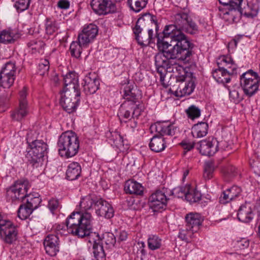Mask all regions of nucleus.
<instances>
[{
    "label": "nucleus",
    "mask_w": 260,
    "mask_h": 260,
    "mask_svg": "<svg viewBox=\"0 0 260 260\" xmlns=\"http://www.w3.org/2000/svg\"><path fill=\"white\" fill-rule=\"evenodd\" d=\"M172 37L176 39L164 40V38L158 37L157 45L161 52L157 53L154 57L160 80L165 87L167 86L164 82L167 71L173 59H178L185 63H189L192 54V50L189 48L188 44L183 36L174 35Z\"/></svg>",
    "instance_id": "nucleus-1"
},
{
    "label": "nucleus",
    "mask_w": 260,
    "mask_h": 260,
    "mask_svg": "<svg viewBox=\"0 0 260 260\" xmlns=\"http://www.w3.org/2000/svg\"><path fill=\"white\" fill-rule=\"evenodd\" d=\"M188 11L187 9H183L172 16V21L174 24L166 25L163 30V34L165 38L167 37L171 40L176 39L172 37L174 35L183 36L188 44L189 48L192 50L193 44L182 32L184 31L190 34H194L198 30V26L188 16Z\"/></svg>",
    "instance_id": "nucleus-2"
},
{
    "label": "nucleus",
    "mask_w": 260,
    "mask_h": 260,
    "mask_svg": "<svg viewBox=\"0 0 260 260\" xmlns=\"http://www.w3.org/2000/svg\"><path fill=\"white\" fill-rule=\"evenodd\" d=\"M64 86L60 91V103L68 113L75 111L80 102L78 77L75 72H70L63 75Z\"/></svg>",
    "instance_id": "nucleus-3"
},
{
    "label": "nucleus",
    "mask_w": 260,
    "mask_h": 260,
    "mask_svg": "<svg viewBox=\"0 0 260 260\" xmlns=\"http://www.w3.org/2000/svg\"><path fill=\"white\" fill-rule=\"evenodd\" d=\"M92 217L91 215H86L83 221L77 225L70 232L72 235L78 238L87 237L89 243H93V253L94 258L92 260H106V254L103 246L101 244L99 235L92 232Z\"/></svg>",
    "instance_id": "nucleus-4"
},
{
    "label": "nucleus",
    "mask_w": 260,
    "mask_h": 260,
    "mask_svg": "<svg viewBox=\"0 0 260 260\" xmlns=\"http://www.w3.org/2000/svg\"><path fill=\"white\" fill-rule=\"evenodd\" d=\"M28 184L26 180H18L7 190V194L13 201L21 200L24 202L26 200L24 204L34 210L39 207L42 200L38 193L27 194Z\"/></svg>",
    "instance_id": "nucleus-5"
},
{
    "label": "nucleus",
    "mask_w": 260,
    "mask_h": 260,
    "mask_svg": "<svg viewBox=\"0 0 260 260\" xmlns=\"http://www.w3.org/2000/svg\"><path fill=\"white\" fill-rule=\"evenodd\" d=\"M151 132L155 131L161 136H154L151 139L149 143V147L151 150L155 152H159L163 151L166 147V141L162 136H173L177 132L179 129L174 124L170 122H157L150 126Z\"/></svg>",
    "instance_id": "nucleus-6"
},
{
    "label": "nucleus",
    "mask_w": 260,
    "mask_h": 260,
    "mask_svg": "<svg viewBox=\"0 0 260 260\" xmlns=\"http://www.w3.org/2000/svg\"><path fill=\"white\" fill-rule=\"evenodd\" d=\"M243 0H229V16L233 22H237L242 15L247 18H253L257 15L259 10V0H251L246 6L241 8Z\"/></svg>",
    "instance_id": "nucleus-7"
},
{
    "label": "nucleus",
    "mask_w": 260,
    "mask_h": 260,
    "mask_svg": "<svg viewBox=\"0 0 260 260\" xmlns=\"http://www.w3.org/2000/svg\"><path fill=\"white\" fill-rule=\"evenodd\" d=\"M26 140L28 147L26 158L33 168H38L42 165L43 158L47 153L48 145L42 140H33L28 136Z\"/></svg>",
    "instance_id": "nucleus-8"
},
{
    "label": "nucleus",
    "mask_w": 260,
    "mask_h": 260,
    "mask_svg": "<svg viewBox=\"0 0 260 260\" xmlns=\"http://www.w3.org/2000/svg\"><path fill=\"white\" fill-rule=\"evenodd\" d=\"M58 152L61 156L67 158L76 155L79 149V140L77 135L72 131L61 134L57 141Z\"/></svg>",
    "instance_id": "nucleus-9"
},
{
    "label": "nucleus",
    "mask_w": 260,
    "mask_h": 260,
    "mask_svg": "<svg viewBox=\"0 0 260 260\" xmlns=\"http://www.w3.org/2000/svg\"><path fill=\"white\" fill-rule=\"evenodd\" d=\"M240 85L244 93L249 97L255 94L258 90L260 77L252 70L243 73L240 77Z\"/></svg>",
    "instance_id": "nucleus-10"
},
{
    "label": "nucleus",
    "mask_w": 260,
    "mask_h": 260,
    "mask_svg": "<svg viewBox=\"0 0 260 260\" xmlns=\"http://www.w3.org/2000/svg\"><path fill=\"white\" fill-rule=\"evenodd\" d=\"M17 68L15 61L7 62L0 71V85L4 88H9L16 79Z\"/></svg>",
    "instance_id": "nucleus-11"
},
{
    "label": "nucleus",
    "mask_w": 260,
    "mask_h": 260,
    "mask_svg": "<svg viewBox=\"0 0 260 260\" xmlns=\"http://www.w3.org/2000/svg\"><path fill=\"white\" fill-rule=\"evenodd\" d=\"M17 234L16 228L13 223L4 219L0 214V235L3 241L7 244H12L17 240Z\"/></svg>",
    "instance_id": "nucleus-12"
},
{
    "label": "nucleus",
    "mask_w": 260,
    "mask_h": 260,
    "mask_svg": "<svg viewBox=\"0 0 260 260\" xmlns=\"http://www.w3.org/2000/svg\"><path fill=\"white\" fill-rule=\"evenodd\" d=\"M168 189L163 188L152 193L149 197V202L150 207L154 212H161L167 208L168 198Z\"/></svg>",
    "instance_id": "nucleus-13"
},
{
    "label": "nucleus",
    "mask_w": 260,
    "mask_h": 260,
    "mask_svg": "<svg viewBox=\"0 0 260 260\" xmlns=\"http://www.w3.org/2000/svg\"><path fill=\"white\" fill-rule=\"evenodd\" d=\"M150 24H154L155 31H158V25L156 16L150 13L144 14L137 21L135 27L133 28L134 34L152 29L149 27Z\"/></svg>",
    "instance_id": "nucleus-14"
},
{
    "label": "nucleus",
    "mask_w": 260,
    "mask_h": 260,
    "mask_svg": "<svg viewBox=\"0 0 260 260\" xmlns=\"http://www.w3.org/2000/svg\"><path fill=\"white\" fill-rule=\"evenodd\" d=\"M27 94V88L26 87H23L19 92V106L11 113V117L13 120L20 121L27 115L28 107L26 100Z\"/></svg>",
    "instance_id": "nucleus-15"
},
{
    "label": "nucleus",
    "mask_w": 260,
    "mask_h": 260,
    "mask_svg": "<svg viewBox=\"0 0 260 260\" xmlns=\"http://www.w3.org/2000/svg\"><path fill=\"white\" fill-rule=\"evenodd\" d=\"M90 6L96 14L105 15L116 12V7L111 0H92Z\"/></svg>",
    "instance_id": "nucleus-16"
},
{
    "label": "nucleus",
    "mask_w": 260,
    "mask_h": 260,
    "mask_svg": "<svg viewBox=\"0 0 260 260\" xmlns=\"http://www.w3.org/2000/svg\"><path fill=\"white\" fill-rule=\"evenodd\" d=\"M134 34L137 41L142 47H145L150 43H155V40L157 42L158 37L164 38V40H168V38H165L163 32L162 34H158L157 31H155L154 34L153 29H148L146 31L138 32Z\"/></svg>",
    "instance_id": "nucleus-17"
},
{
    "label": "nucleus",
    "mask_w": 260,
    "mask_h": 260,
    "mask_svg": "<svg viewBox=\"0 0 260 260\" xmlns=\"http://www.w3.org/2000/svg\"><path fill=\"white\" fill-rule=\"evenodd\" d=\"M99 28L94 24L85 25L78 35V40L81 45H89L95 39L98 34Z\"/></svg>",
    "instance_id": "nucleus-18"
},
{
    "label": "nucleus",
    "mask_w": 260,
    "mask_h": 260,
    "mask_svg": "<svg viewBox=\"0 0 260 260\" xmlns=\"http://www.w3.org/2000/svg\"><path fill=\"white\" fill-rule=\"evenodd\" d=\"M95 211L97 216L107 219H110L114 215L112 205L101 198H99L95 204Z\"/></svg>",
    "instance_id": "nucleus-19"
},
{
    "label": "nucleus",
    "mask_w": 260,
    "mask_h": 260,
    "mask_svg": "<svg viewBox=\"0 0 260 260\" xmlns=\"http://www.w3.org/2000/svg\"><path fill=\"white\" fill-rule=\"evenodd\" d=\"M82 85L86 94H93L99 88L100 80L95 74L89 73L84 77Z\"/></svg>",
    "instance_id": "nucleus-20"
},
{
    "label": "nucleus",
    "mask_w": 260,
    "mask_h": 260,
    "mask_svg": "<svg viewBox=\"0 0 260 260\" xmlns=\"http://www.w3.org/2000/svg\"><path fill=\"white\" fill-rule=\"evenodd\" d=\"M124 102H128L129 104L139 103L142 97L141 90L136 85H127L124 87L123 95Z\"/></svg>",
    "instance_id": "nucleus-21"
},
{
    "label": "nucleus",
    "mask_w": 260,
    "mask_h": 260,
    "mask_svg": "<svg viewBox=\"0 0 260 260\" xmlns=\"http://www.w3.org/2000/svg\"><path fill=\"white\" fill-rule=\"evenodd\" d=\"M43 244L46 253L51 256L56 255L59 251V238L55 235H48L44 239Z\"/></svg>",
    "instance_id": "nucleus-22"
},
{
    "label": "nucleus",
    "mask_w": 260,
    "mask_h": 260,
    "mask_svg": "<svg viewBox=\"0 0 260 260\" xmlns=\"http://www.w3.org/2000/svg\"><path fill=\"white\" fill-rule=\"evenodd\" d=\"M203 220L204 217L199 213H189L185 216L186 226L193 232L199 230Z\"/></svg>",
    "instance_id": "nucleus-23"
},
{
    "label": "nucleus",
    "mask_w": 260,
    "mask_h": 260,
    "mask_svg": "<svg viewBox=\"0 0 260 260\" xmlns=\"http://www.w3.org/2000/svg\"><path fill=\"white\" fill-rule=\"evenodd\" d=\"M21 34L17 29L8 28L0 32V42L4 44L14 43Z\"/></svg>",
    "instance_id": "nucleus-24"
},
{
    "label": "nucleus",
    "mask_w": 260,
    "mask_h": 260,
    "mask_svg": "<svg viewBox=\"0 0 260 260\" xmlns=\"http://www.w3.org/2000/svg\"><path fill=\"white\" fill-rule=\"evenodd\" d=\"M86 215H91L88 212H74L67 219L66 223L67 224V229L70 232L75 226L83 221L84 217Z\"/></svg>",
    "instance_id": "nucleus-25"
},
{
    "label": "nucleus",
    "mask_w": 260,
    "mask_h": 260,
    "mask_svg": "<svg viewBox=\"0 0 260 260\" xmlns=\"http://www.w3.org/2000/svg\"><path fill=\"white\" fill-rule=\"evenodd\" d=\"M167 72L175 74L177 81L179 82L185 80L187 73L184 68L177 63L175 59H173L172 62L170 63V66L167 71Z\"/></svg>",
    "instance_id": "nucleus-26"
},
{
    "label": "nucleus",
    "mask_w": 260,
    "mask_h": 260,
    "mask_svg": "<svg viewBox=\"0 0 260 260\" xmlns=\"http://www.w3.org/2000/svg\"><path fill=\"white\" fill-rule=\"evenodd\" d=\"M238 219L243 222H249L253 218V214L249 204L240 206L237 214Z\"/></svg>",
    "instance_id": "nucleus-27"
},
{
    "label": "nucleus",
    "mask_w": 260,
    "mask_h": 260,
    "mask_svg": "<svg viewBox=\"0 0 260 260\" xmlns=\"http://www.w3.org/2000/svg\"><path fill=\"white\" fill-rule=\"evenodd\" d=\"M131 105L128 102H124L121 105L118 113L121 122H126L128 120L133 118Z\"/></svg>",
    "instance_id": "nucleus-28"
},
{
    "label": "nucleus",
    "mask_w": 260,
    "mask_h": 260,
    "mask_svg": "<svg viewBox=\"0 0 260 260\" xmlns=\"http://www.w3.org/2000/svg\"><path fill=\"white\" fill-rule=\"evenodd\" d=\"M143 187L137 181L129 180L125 182L124 190L126 193L141 195L143 193Z\"/></svg>",
    "instance_id": "nucleus-29"
},
{
    "label": "nucleus",
    "mask_w": 260,
    "mask_h": 260,
    "mask_svg": "<svg viewBox=\"0 0 260 260\" xmlns=\"http://www.w3.org/2000/svg\"><path fill=\"white\" fill-rule=\"evenodd\" d=\"M208 124L206 122H199L194 124L191 128V134L193 137L200 138L205 137L208 133Z\"/></svg>",
    "instance_id": "nucleus-30"
},
{
    "label": "nucleus",
    "mask_w": 260,
    "mask_h": 260,
    "mask_svg": "<svg viewBox=\"0 0 260 260\" xmlns=\"http://www.w3.org/2000/svg\"><path fill=\"white\" fill-rule=\"evenodd\" d=\"M223 142H219L213 137H209L203 140L199 143V147L201 148V151L203 152V148L208 150H214L217 152L218 150V147L222 146Z\"/></svg>",
    "instance_id": "nucleus-31"
},
{
    "label": "nucleus",
    "mask_w": 260,
    "mask_h": 260,
    "mask_svg": "<svg viewBox=\"0 0 260 260\" xmlns=\"http://www.w3.org/2000/svg\"><path fill=\"white\" fill-rule=\"evenodd\" d=\"M81 168L78 162H72L68 167L66 171L67 179L69 180H75L80 176Z\"/></svg>",
    "instance_id": "nucleus-32"
},
{
    "label": "nucleus",
    "mask_w": 260,
    "mask_h": 260,
    "mask_svg": "<svg viewBox=\"0 0 260 260\" xmlns=\"http://www.w3.org/2000/svg\"><path fill=\"white\" fill-rule=\"evenodd\" d=\"M99 198L94 194H89L83 198L80 203L81 212H83L84 211L86 212V211L91 209L93 206L95 208V204Z\"/></svg>",
    "instance_id": "nucleus-33"
},
{
    "label": "nucleus",
    "mask_w": 260,
    "mask_h": 260,
    "mask_svg": "<svg viewBox=\"0 0 260 260\" xmlns=\"http://www.w3.org/2000/svg\"><path fill=\"white\" fill-rule=\"evenodd\" d=\"M212 76L216 81L227 87L228 71L225 69H217L212 72Z\"/></svg>",
    "instance_id": "nucleus-34"
},
{
    "label": "nucleus",
    "mask_w": 260,
    "mask_h": 260,
    "mask_svg": "<svg viewBox=\"0 0 260 260\" xmlns=\"http://www.w3.org/2000/svg\"><path fill=\"white\" fill-rule=\"evenodd\" d=\"M196 87L195 79L191 78L185 84L179 85L177 89V92L179 91L180 94L179 96H184L185 95L190 94L194 90Z\"/></svg>",
    "instance_id": "nucleus-35"
},
{
    "label": "nucleus",
    "mask_w": 260,
    "mask_h": 260,
    "mask_svg": "<svg viewBox=\"0 0 260 260\" xmlns=\"http://www.w3.org/2000/svg\"><path fill=\"white\" fill-rule=\"evenodd\" d=\"M201 193L196 189L188 185L185 199L190 203L199 202L201 199Z\"/></svg>",
    "instance_id": "nucleus-36"
},
{
    "label": "nucleus",
    "mask_w": 260,
    "mask_h": 260,
    "mask_svg": "<svg viewBox=\"0 0 260 260\" xmlns=\"http://www.w3.org/2000/svg\"><path fill=\"white\" fill-rule=\"evenodd\" d=\"M147 244L150 249L152 250H157L161 247L162 239L157 235H151L149 236L148 238Z\"/></svg>",
    "instance_id": "nucleus-37"
},
{
    "label": "nucleus",
    "mask_w": 260,
    "mask_h": 260,
    "mask_svg": "<svg viewBox=\"0 0 260 260\" xmlns=\"http://www.w3.org/2000/svg\"><path fill=\"white\" fill-rule=\"evenodd\" d=\"M215 165L213 160L205 161L204 167L203 177L206 180L211 179L213 176Z\"/></svg>",
    "instance_id": "nucleus-38"
},
{
    "label": "nucleus",
    "mask_w": 260,
    "mask_h": 260,
    "mask_svg": "<svg viewBox=\"0 0 260 260\" xmlns=\"http://www.w3.org/2000/svg\"><path fill=\"white\" fill-rule=\"evenodd\" d=\"M127 3L131 10L139 12L146 7L147 0H127Z\"/></svg>",
    "instance_id": "nucleus-39"
},
{
    "label": "nucleus",
    "mask_w": 260,
    "mask_h": 260,
    "mask_svg": "<svg viewBox=\"0 0 260 260\" xmlns=\"http://www.w3.org/2000/svg\"><path fill=\"white\" fill-rule=\"evenodd\" d=\"M87 46V45L80 44L78 41V42L73 41L71 44L70 47V51L71 55L76 58H79L82 53V47H86Z\"/></svg>",
    "instance_id": "nucleus-40"
},
{
    "label": "nucleus",
    "mask_w": 260,
    "mask_h": 260,
    "mask_svg": "<svg viewBox=\"0 0 260 260\" xmlns=\"http://www.w3.org/2000/svg\"><path fill=\"white\" fill-rule=\"evenodd\" d=\"M34 210L25 204H21L17 211L18 217L21 220L27 219Z\"/></svg>",
    "instance_id": "nucleus-41"
},
{
    "label": "nucleus",
    "mask_w": 260,
    "mask_h": 260,
    "mask_svg": "<svg viewBox=\"0 0 260 260\" xmlns=\"http://www.w3.org/2000/svg\"><path fill=\"white\" fill-rule=\"evenodd\" d=\"M100 239L101 240V244L102 246V241L103 242H104L109 248L114 247L116 242V239L115 235L113 233L110 232L104 233L103 235L102 239H101L100 238Z\"/></svg>",
    "instance_id": "nucleus-42"
},
{
    "label": "nucleus",
    "mask_w": 260,
    "mask_h": 260,
    "mask_svg": "<svg viewBox=\"0 0 260 260\" xmlns=\"http://www.w3.org/2000/svg\"><path fill=\"white\" fill-rule=\"evenodd\" d=\"M59 28L57 22L47 18L45 23L46 33L49 35H52L56 32Z\"/></svg>",
    "instance_id": "nucleus-43"
},
{
    "label": "nucleus",
    "mask_w": 260,
    "mask_h": 260,
    "mask_svg": "<svg viewBox=\"0 0 260 260\" xmlns=\"http://www.w3.org/2000/svg\"><path fill=\"white\" fill-rule=\"evenodd\" d=\"M188 185L185 186H179L174 188L172 190H168L169 196H173L176 198H183L186 197V192L187 191Z\"/></svg>",
    "instance_id": "nucleus-44"
},
{
    "label": "nucleus",
    "mask_w": 260,
    "mask_h": 260,
    "mask_svg": "<svg viewBox=\"0 0 260 260\" xmlns=\"http://www.w3.org/2000/svg\"><path fill=\"white\" fill-rule=\"evenodd\" d=\"M106 137L110 141L113 142V144L116 146L121 145L122 143V137L118 132H109L106 133Z\"/></svg>",
    "instance_id": "nucleus-45"
},
{
    "label": "nucleus",
    "mask_w": 260,
    "mask_h": 260,
    "mask_svg": "<svg viewBox=\"0 0 260 260\" xmlns=\"http://www.w3.org/2000/svg\"><path fill=\"white\" fill-rule=\"evenodd\" d=\"M195 232L187 229L186 226L185 229H180L178 234V237L181 240L185 241L186 242H190L193 237V234Z\"/></svg>",
    "instance_id": "nucleus-46"
},
{
    "label": "nucleus",
    "mask_w": 260,
    "mask_h": 260,
    "mask_svg": "<svg viewBox=\"0 0 260 260\" xmlns=\"http://www.w3.org/2000/svg\"><path fill=\"white\" fill-rule=\"evenodd\" d=\"M232 244L236 250H242L249 246V242L245 238H237L233 241Z\"/></svg>",
    "instance_id": "nucleus-47"
},
{
    "label": "nucleus",
    "mask_w": 260,
    "mask_h": 260,
    "mask_svg": "<svg viewBox=\"0 0 260 260\" xmlns=\"http://www.w3.org/2000/svg\"><path fill=\"white\" fill-rule=\"evenodd\" d=\"M44 43L41 41L32 40L28 43L27 46L31 50L32 53L40 52L44 46Z\"/></svg>",
    "instance_id": "nucleus-48"
},
{
    "label": "nucleus",
    "mask_w": 260,
    "mask_h": 260,
    "mask_svg": "<svg viewBox=\"0 0 260 260\" xmlns=\"http://www.w3.org/2000/svg\"><path fill=\"white\" fill-rule=\"evenodd\" d=\"M239 90H241L240 88L237 87V89L230 90L229 93L231 101L235 104L239 103L243 99V97L240 95Z\"/></svg>",
    "instance_id": "nucleus-49"
},
{
    "label": "nucleus",
    "mask_w": 260,
    "mask_h": 260,
    "mask_svg": "<svg viewBox=\"0 0 260 260\" xmlns=\"http://www.w3.org/2000/svg\"><path fill=\"white\" fill-rule=\"evenodd\" d=\"M186 112L188 117L191 119L198 118L201 114L200 110L194 105L190 106L186 110Z\"/></svg>",
    "instance_id": "nucleus-50"
},
{
    "label": "nucleus",
    "mask_w": 260,
    "mask_h": 260,
    "mask_svg": "<svg viewBox=\"0 0 260 260\" xmlns=\"http://www.w3.org/2000/svg\"><path fill=\"white\" fill-rule=\"evenodd\" d=\"M241 192L240 187L234 185L229 188V200L230 201H233L235 199L238 198Z\"/></svg>",
    "instance_id": "nucleus-51"
},
{
    "label": "nucleus",
    "mask_w": 260,
    "mask_h": 260,
    "mask_svg": "<svg viewBox=\"0 0 260 260\" xmlns=\"http://www.w3.org/2000/svg\"><path fill=\"white\" fill-rule=\"evenodd\" d=\"M30 0H17L14 4V7L18 12H22L28 9Z\"/></svg>",
    "instance_id": "nucleus-52"
},
{
    "label": "nucleus",
    "mask_w": 260,
    "mask_h": 260,
    "mask_svg": "<svg viewBox=\"0 0 260 260\" xmlns=\"http://www.w3.org/2000/svg\"><path fill=\"white\" fill-rule=\"evenodd\" d=\"M50 66L49 60L44 59L41 61L39 64V73L41 76H44L49 70Z\"/></svg>",
    "instance_id": "nucleus-53"
},
{
    "label": "nucleus",
    "mask_w": 260,
    "mask_h": 260,
    "mask_svg": "<svg viewBox=\"0 0 260 260\" xmlns=\"http://www.w3.org/2000/svg\"><path fill=\"white\" fill-rule=\"evenodd\" d=\"M238 73V68L233 59L229 56V76H236Z\"/></svg>",
    "instance_id": "nucleus-54"
},
{
    "label": "nucleus",
    "mask_w": 260,
    "mask_h": 260,
    "mask_svg": "<svg viewBox=\"0 0 260 260\" xmlns=\"http://www.w3.org/2000/svg\"><path fill=\"white\" fill-rule=\"evenodd\" d=\"M131 106L133 109L132 115L133 118L138 119L142 112V108L140 104V102H139V103H134L132 104Z\"/></svg>",
    "instance_id": "nucleus-55"
},
{
    "label": "nucleus",
    "mask_w": 260,
    "mask_h": 260,
    "mask_svg": "<svg viewBox=\"0 0 260 260\" xmlns=\"http://www.w3.org/2000/svg\"><path fill=\"white\" fill-rule=\"evenodd\" d=\"M228 63L227 57L226 56H222L219 57L217 60V64L218 66V69H224V67L226 66Z\"/></svg>",
    "instance_id": "nucleus-56"
},
{
    "label": "nucleus",
    "mask_w": 260,
    "mask_h": 260,
    "mask_svg": "<svg viewBox=\"0 0 260 260\" xmlns=\"http://www.w3.org/2000/svg\"><path fill=\"white\" fill-rule=\"evenodd\" d=\"M56 230L57 231L58 233L60 234V235H67L69 233H70L68 231V229H67V224H58L57 225Z\"/></svg>",
    "instance_id": "nucleus-57"
},
{
    "label": "nucleus",
    "mask_w": 260,
    "mask_h": 260,
    "mask_svg": "<svg viewBox=\"0 0 260 260\" xmlns=\"http://www.w3.org/2000/svg\"><path fill=\"white\" fill-rule=\"evenodd\" d=\"M59 205L58 201L57 200H50L48 204V207L50 210L53 213L54 210L57 209Z\"/></svg>",
    "instance_id": "nucleus-58"
},
{
    "label": "nucleus",
    "mask_w": 260,
    "mask_h": 260,
    "mask_svg": "<svg viewBox=\"0 0 260 260\" xmlns=\"http://www.w3.org/2000/svg\"><path fill=\"white\" fill-rule=\"evenodd\" d=\"M126 123H127V126L129 127L131 131L134 132L137 126V121L136 119L133 118L128 120Z\"/></svg>",
    "instance_id": "nucleus-59"
},
{
    "label": "nucleus",
    "mask_w": 260,
    "mask_h": 260,
    "mask_svg": "<svg viewBox=\"0 0 260 260\" xmlns=\"http://www.w3.org/2000/svg\"><path fill=\"white\" fill-rule=\"evenodd\" d=\"M180 145L186 152L190 151L194 147V143L188 142L186 141H183Z\"/></svg>",
    "instance_id": "nucleus-60"
},
{
    "label": "nucleus",
    "mask_w": 260,
    "mask_h": 260,
    "mask_svg": "<svg viewBox=\"0 0 260 260\" xmlns=\"http://www.w3.org/2000/svg\"><path fill=\"white\" fill-rule=\"evenodd\" d=\"M200 153L203 155L208 156H213L216 152V150H208L204 148H203V152L201 151V148L198 147Z\"/></svg>",
    "instance_id": "nucleus-61"
},
{
    "label": "nucleus",
    "mask_w": 260,
    "mask_h": 260,
    "mask_svg": "<svg viewBox=\"0 0 260 260\" xmlns=\"http://www.w3.org/2000/svg\"><path fill=\"white\" fill-rule=\"evenodd\" d=\"M57 6L61 9H67L70 7V2L68 0H60Z\"/></svg>",
    "instance_id": "nucleus-62"
},
{
    "label": "nucleus",
    "mask_w": 260,
    "mask_h": 260,
    "mask_svg": "<svg viewBox=\"0 0 260 260\" xmlns=\"http://www.w3.org/2000/svg\"><path fill=\"white\" fill-rule=\"evenodd\" d=\"M230 174L231 177L233 178L238 174V171L235 167L229 164V178L230 177Z\"/></svg>",
    "instance_id": "nucleus-63"
},
{
    "label": "nucleus",
    "mask_w": 260,
    "mask_h": 260,
    "mask_svg": "<svg viewBox=\"0 0 260 260\" xmlns=\"http://www.w3.org/2000/svg\"><path fill=\"white\" fill-rule=\"evenodd\" d=\"M219 202L220 204H226L228 203V194H226L225 191L222 192L221 195L219 197Z\"/></svg>",
    "instance_id": "nucleus-64"
}]
</instances>
